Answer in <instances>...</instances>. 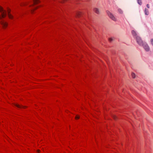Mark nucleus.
Returning a JSON list of instances; mask_svg holds the SVG:
<instances>
[{
	"mask_svg": "<svg viewBox=\"0 0 153 153\" xmlns=\"http://www.w3.org/2000/svg\"><path fill=\"white\" fill-rule=\"evenodd\" d=\"M38 3L37 0H34L33 4L29 5L30 7H31L30 11L32 13L36 12L35 11L37 10V8L38 6Z\"/></svg>",
	"mask_w": 153,
	"mask_h": 153,
	"instance_id": "obj_1",
	"label": "nucleus"
},
{
	"mask_svg": "<svg viewBox=\"0 0 153 153\" xmlns=\"http://www.w3.org/2000/svg\"><path fill=\"white\" fill-rule=\"evenodd\" d=\"M0 12L1 13V16H0V19H1L2 18H4L7 15V13L6 11L1 6H0Z\"/></svg>",
	"mask_w": 153,
	"mask_h": 153,
	"instance_id": "obj_2",
	"label": "nucleus"
},
{
	"mask_svg": "<svg viewBox=\"0 0 153 153\" xmlns=\"http://www.w3.org/2000/svg\"><path fill=\"white\" fill-rule=\"evenodd\" d=\"M136 40L137 43L140 46H142L144 42H143L141 39L140 38L139 36H137L136 38Z\"/></svg>",
	"mask_w": 153,
	"mask_h": 153,
	"instance_id": "obj_3",
	"label": "nucleus"
},
{
	"mask_svg": "<svg viewBox=\"0 0 153 153\" xmlns=\"http://www.w3.org/2000/svg\"><path fill=\"white\" fill-rule=\"evenodd\" d=\"M0 23L2 25L3 28L5 29L8 26V23L4 20H2L0 22Z\"/></svg>",
	"mask_w": 153,
	"mask_h": 153,
	"instance_id": "obj_4",
	"label": "nucleus"
},
{
	"mask_svg": "<svg viewBox=\"0 0 153 153\" xmlns=\"http://www.w3.org/2000/svg\"><path fill=\"white\" fill-rule=\"evenodd\" d=\"M145 50V51H148L149 50V48L148 45L146 43L144 42L142 45Z\"/></svg>",
	"mask_w": 153,
	"mask_h": 153,
	"instance_id": "obj_5",
	"label": "nucleus"
},
{
	"mask_svg": "<svg viewBox=\"0 0 153 153\" xmlns=\"http://www.w3.org/2000/svg\"><path fill=\"white\" fill-rule=\"evenodd\" d=\"M107 13L109 16V17L112 20L114 21H116V19L115 18L114 16L109 12H107Z\"/></svg>",
	"mask_w": 153,
	"mask_h": 153,
	"instance_id": "obj_6",
	"label": "nucleus"
},
{
	"mask_svg": "<svg viewBox=\"0 0 153 153\" xmlns=\"http://www.w3.org/2000/svg\"><path fill=\"white\" fill-rule=\"evenodd\" d=\"M10 10L9 9H7V11L8 13V16L10 19H12L13 18V16L10 13Z\"/></svg>",
	"mask_w": 153,
	"mask_h": 153,
	"instance_id": "obj_7",
	"label": "nucleus"
},
{
	"mask_svg": "<svg viewBox=\"0 0 153 153\" xmlns=\"http://www.w3.org/2000/svg\"><path fill=\"white\" fill-rule=\"evenodd\" d=\"M15 105L17 107L19 108H25L26 107L25 106H23L22 105H20L17 104H15Z\"/></svg>",
	"mask_w": 153,
	"mask_h": 153,
	"instance_id": "obj_8",
	"label": "nucleus"
},
{
	"mask_svg": "<svg viewBox=\"0 0 153 153\" xmlns=\"http://www.w3.org/2000/svg\"><path fill=\"white\" fill-rule=\"evenodd\" d=\"M131 33L133 36L136 38V37L137 36L136 32L134 30H132L131 31Z\"/></svg>",
	"mask_w": 153,
	"mask_h": 153,
	"instance_id": "obj_9",
	"label": "nucleus"
},
{
	"mask_svg": "<svg viewBox=\"0 0 153 153\" xmlns=\"http://www.w3.org/2000/svg\"><path fill=\"white\" fill-rule=\"evenodd\" d=\"M146 15H148L149 14V11L148 9L146 8L145 9L144 11Z\"/></svg>",
	"mask_w": 153,
	"mask_h": 153,
	"instance_id": "obj_10",
	"label": "nucleus"
},
{
	"mask_svg": "<svg viewBox=\"0 0 153 153\" xmlns=\"http://www.w3.org/2000/svg\"><path fill=\"white\" fill-rule=\"evenodd\" d=\"M94 12H95L97 14H99V10L97 8H94Z\"/></svg>",
	"mask_w": 153,
	"mask_h": 153,
	"instance_id": "obj_11",
	"label": "nucleus"
},
{
	"mask_svg": "<svg viewBox=\"0 0 153 153\" xmlns=\"http://www.w3.org/2000/svg\"><path fill=\"white\" fill-rule=\"evenodd\" d=\"M138 3L140 5L142 4V2L141 0H137Z\"/></svg>",
	"mask_w": 153,
	"mask_h": 153,
	"instance_id": "obj_12",
	"label": "nucleus"
},
{
	"mask_svg": "<svg viewBox=\"0 0 153 153\" xmlns=\"http://www.w3.org/2000/svg\"><path fill=\"white\" fill-rule=\"evenodd\" d=\"M27 5V4L26 3H21L20 4L21 6H23L26 5Z\"/></svg>",
	"mask_w": 153,
	"mask_h": 153,
	"instance_id": "obj_13",
	"label": "nucleus"
},
{
	"mask_svg": "<svg viewBox=\"0 0 153 153\" xmlns=\"http://www.w3.org/2000/svg\"><path fill=\"white\" fill-rule=\"evenodd\" d=\"M131 75L133 78H134L135 77V75L134 73H131Z\"/></svg>",
	"mask_w": 153,
	"mask_h": 153,
	"instance_id": "obj_14",
	"label": "nucleus"
},
{
	"mask_svg": "<svg viewBox=\"0 0 153 153\" xmlns=\"http://www.w3.org/2000/svg\"><path fill=\"white\" fill-rule=\"evenodd\" d=\"M82 13L81 12H80L78 13V16H79V17H80V16H82Z\"/></svg>",
	"mask_w": 153,
	"mask_h": 153,
	"instance_id": "obj_15",
	"label": "nucleus"
},
{
	"mask_svg": "<svg viewBox=\"0 0 153 153\" xmlns=\"http://www.w3.org/2000/svg\"><path fill=\"white\" fill-rule=\"evenodd\" d=\"M118 11L119 12V13H122V11L120 9H118Z\"/></svg>",
	"mask_w": 153,
	"mask_h": 153,
	"instance_id": "obj_16",
	"label": "nucleus"
},
{
	"mask_svg": "<svg viewBox=\"0 0 153 153\" xmlns=\"http://www.w3.org/2000/svg\"><path fill=\"white\" fill-rule=\"evenodd\" d=\"M151 42L152 45L153 46V39H152L151 40Z\"/></svg>",
	"mask_w": 153,
	"mask_h": 153,
	"instance_id": "obj_17",
	"label": "nucleus"
},
{
	"mask_svg": "<svg viewBox=\"0 0 153 153\" xmlns=\"http://www.w3.org/2000/svg\"><path fill=\"white\" fill-rule=\"evenodd\" d=\"M146 6H147V7L148 8H149V4H147L146 5Z\"/></svg>",
	"mask_w": 153,
	"mask_h": 153,
	"instance_id": "obj_18",
	"label": "nucleus"
},
{
	"mask_svg": "<svg viewBox=\"0 0 153 153\" xmlns=\"http://www.w3.org/2000/svg\"><path fill=\"white\" fill-rule=\"evenodd\" d=\"M109 41H110V42H111V41H112V39H111V38H109Z\"/></svg>",
	"mask_w": 153,
	"mask_h": 153,
	"instance_id": "obj_19",
	"label": "nucleus"
},
{
	"mask_svg": "<svg viewBox=\"0 0 153 153\" xmlns=\"http://www.w3.org/2000/svg\"><path fill=\"white\" fill-rule=\"evenodd\" d=\"M80 1H89V0H80Z\"/></svg>",
	"mask_w": 153,
	"mask_h": 153,
	"instance_id": "obj_20",
	"label": "nucleus"
},
{
	"mask_svg": "<svg viewBox=\"0 0 153 153\" xmlns=\"http://www.w3.org/2000/svg\"><path fill=\"white\" fill-rule=\"evenodd\" d=\"M79 116H76V119H79Z\"/></svg>",
	"mask_w": 153,
	"mask_h": 153,
	"instance_id": "obj_21",
	"label": "nucleus"
},
{
	"mask_svg": "<svg viewBox=\"0 0 153 153\" xmlns=\"http://www.w3.org/2000/svg\"><path fill=\"white\" fill-rule=\"evenodd\" d=\"M39 152H40V150H39Z\"/></svg>",
	"mask_w": 153,
	"mask_h": 153,
	"instance_id": "obj_22",
	"label": "nucleus"
},
{
	"mask_svg": "<svg viewBox=\"0 0 153 153\" xmlns=\"http://www.w3.org/2000/svg\"><path fill=\"white\" fill-rule=\"evenodd\" d=\"M39 2H40V1H39Z\"/></svg>",
	"mask_w": 153,
	"mask_h": 153,
	"instance_id": "obj_23",
	"label": "nucleus"
}]
</instances>
